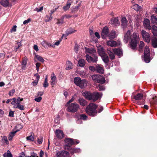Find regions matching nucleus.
<instances>
[{
    "label": "nucleus",
    "mask_w": 157,
    "mask_h": 157,
    "mask_svg": "<svg viewBox=\"0 0 157 157\" xmlns=\"http://www.w3.org/2000/svg\"><path fill=\"white\" fill-rule=\"evenodd\" d=\"M98 105L90 103L86 107V113L90 116L94 117L97 115V111L96 110Z\"/></svg>",
    "instance_id": "obj_1"
},
{
    "label": "nucleus",
    "mask_w": 157,
    "mask_h": 157,
    "mask_svg": "<svg viewBox=\"0 0 157 157\" xmlns=\"http://www.w3.org/2000/svg\"><path fill=\"white\" fill-rule=\"evenodd\" d=\"M57 20L58 21H57L56 24L59 25H62L63 23V22L62 21H61L60 19H58Z\"/></svg>",
    "instance_id": "obj_58"
},
{
    "label": "nucleus",
    "mask_w": 157,
    "mask_h": 157,
    "mask_svg": "<svg viewBox=\"0 0 157 157\" xmlns=\"http://www.w3.org/2000/svg\"><path fill=\"white\" fill-rule=\"evenodd\" d=\"M143 95L141 93H138L136 95L133 96V98L136 100H139L143 99Z\"/></svg>",
    "instance_id": "obj_21"
},
{
    "label": "nucleus",
    "mask_w": 157,
    "mask_h": 157,
    "mask_svg": "<svg viewBox=\"0 0 157 157\" xmlns=\"http://www.w3.org/2000/svg\"><path fill=\"white\" fill-rule=\"evenodd\" d=\"M103 107L102 106L100 107V108L98 109V111H97V113H101L103 110Z\"/></svg>",
    "instance_id": "obj_59"
},
{
    "label": "nucleus",
    "mask_w": 157,
    "mask_h": 157,
    "mask_svg": "<svg viewBox=\"0 0 157 157\" xmlns=\"http://www.w3.org/2000/svg\"><path fill=\"white\" fill-rule=\"evenodd\" d=\"M151 21L152 23L157 25V17L155 16L152 15L151 16Z\"/></svg>",
    "instance_id": "obj_28"
},
{
    "label": "nucleus",
    "mask_w": 157,
    "mask_h": 157,
    "mask_svg": "<svg viewBox=\"0 0 157 157\" xmlns=\"http://www.w3.org/2000/svg\"><path fill=\"white\" fill-rule=\"evenodd\" d=\"M27 60L26 59H23L21 63V64L22 65H25L26 66L27 64Z\"/></svg>",
    "instance_id": "obj_61"
},
{
    "label": "nucleus",
    "mask_w": 157,
    "mask_h": 157,
    "mask_svg": "<svg viewBox=\"0 0 157 157\" xmlns=\"http://www.w3.org/2000/svg\"><path fill=\"white\" fill-rule=\"evenodd\" d=\"M98 52L100 56L105 53L103 48L101 46L98 48Z\"/></svg>",
    "instance_id": "obj_22"
},
{
    "label": "nucleus",
    "mask_w": 157,
    "mask_h": 157,
    "mask_svg": "<svg viewBox=\"0 0 157 157\" xmlns=\"http://www.w3.org/2000/svg\"><path fill=\"white\" fill-rule=\"evenodd\" d=\"M36 69L37 71L38 72L39 71V68L40 65V63H37L36 64Z\"/></svg>",
    "instance_id": "obj_55"
},
{
    "label": "nucleus",
    "mask_w": 157,
    "mask_h": 157,
    "mask_svg": "<svg viewBox=\"0 0 157 157\" xmlns=\"http://www.w3.org/2000/svg\"><path fill=\"white\" fill-rule=\"evenodd\" d=\"M101 57L102 59L105 63H108L109 61V58L108 56L106 54L101 56Z\"/></svg>",
    "instance_id": "obj_20"
},
{
    "label": "nucleus",
    "mask_w": 157,
    "mask_h": 157,
    "mask_svg": "<svg viewBox=\"0 0 157 157\" xmlns=\"http://www.w3.org/2000/svg\"><path fill=\"white\" fill-rule=\"evenodd\" d=\"M57 157H70L69 153L66 151H59L56 153Z\"/></svg>",
    "instance_id": "obj_9"
},
{
    "label": "nucleus",
    "mask_w": 157,
    "mask_h": 157,
    "mask_svg": "<svg viewBox=\"0 0 157 157\" xmlns=\"http://www.w3.org/2000/svg\"><path fill=\"white\" fill-rule=\"evenodd\" d=\"M151 105H157V97L155 96L152 98V100L150 101Z\"/></svg>",
    "instance_id": "obj_38"
},
{
    "label": "nucleus",
    "mask_w": 157,
    "mask_h": 157,
    "mask_svg": "<svg viewBox=\"0 0 157 157\" xmlns=\"http://www.w3.org/2000/svg\"><path fill=\"white\" fill-rule=\"evenodd\" d=\"M67 111L71 113H74L76 112L79 108V105L76 103H73L68 104Z\"/></svg>",
    "instance_id": "obj_6"
},
{
    "label": "nucleus",
    "mask_w": 157,
    "mask_h": 157,
    "mask_svg": "<svg viewBox=\"0 0 157 157\" xmlns=\"http://www.w3.org/2000/svg\"><path fill=\"white\" fill-rule=\"evenodd\" d=\"M140 44L139 45V51L140 52H141L143 50V47L144 45V44L143 41H141L140 42Z\"/></svg>",
    "instance_id": "obj_41"
},
{
    "label": "nucleus",
    "mask_w": 157,
    "mask_h": 157,
    "mask_svg": "<svg viewBox=\"0 0 157 157\" xmlns=\"http://www.w3.org/2000/svg\"><path fill=\"white\" fill-rule=\"evenodd\" d=\"M14 108H18L19 109L21 110H23L25 109L24 106L23 105H21L20 104L18 105H17L14 106Z\"/></svg>",
    "instance_id": "obj_44"
},
{
    "label": "nucleus",
    "mask_w": 157,
    "mask_h": 157,
    "mask_svg": "<svg viewBox=\"0 0 157 157\" xmlns=\"http://www.w3.org/2000/svg\"><path fill=\"white\" fill-rule=\"evenodd\" d=\"M78 64L80 67H83L85 64V61L83 59H81L78 61Z\"/></svg>",
    "instance_id": "obj_36"
},
{
    "label": "nucleus",
    "mask_w": 157,
    "mask_h": 157,
    "mask_svg": "<svg viewBox=\"0 0 157 157\" xmlns=\"http://www.w3.org/2000/svg\"><path fill=\"white\" fill-rule=\"evenodd\" d=\"M113 51L117 56H120L123 55L122 51L120 48L113 49Z\"/></svg>",
    "instance_id": "obj_19"
},
{
    "label": "nucleus",
    "mask_w": 157,
    "mask_h": 157,
    "mask_svg": "<svg viewBox=\"0 0 157 157\" xmlns=\"http://www.w3.org/2000/svg\"><path fill=\"white\" fill-rule=\"evenodd\" d=\"M116 33V32L115 31L113 30L109 34L108 37L109 39H113L115 37Z\"/></svg>",
    "instance_id": "obj_32"
},
{
    "label": "nucleus",
    "mask_w": 157,
    "mask_h": 157,
    "mask_svg": "<svg viewBox=\"0 0 157 157\" xmlns=\"http://www.w3.org/2000/svg\"><path fill=\"white\" fill-rule=\"evenodd\" d=\"M108 44L111 47L115 46L117 45V43L116 41L112 40L108 42Z\"/></svg>",
    "instance_id": "obj_35"
},
{
    "label": "nucleus",
    "mask_w": 157,
    "mask_h": 157,
    "mask_svg": "<svg viewBox=\"0 0 157 157\" xmlns=\"http://www.w3.org/2000/svg\"><path fill=\"white\" fill-rule=\"evenodd\" d=\"M65 143V148L66 149L70 150L71 147V146L79 143V140L76 139H73L71 138H66L64 140Z\"/></svg>",
    "instance_id": "obj_3"
},
{
    "label": "nucleus",
    "mask_w": 157,
    "mask_h": 157,
    "mask_svg": "<svg viewBox=\"0 0 157 157\" xmlns=\"http://www.w3.org/2000/svg\"><path fill=\"white\" fill-rule=\"evenodd\" d=\"M30 157H39L37 155V154L33 152V154L31 155L30 156Z\"/></svg>",
    "instance_id": "obj_64"
},
{
    "label": "nucleus",
    "mask_w": 157,
    "mask_h": 157,
    "mask_svg": "<svg viewBox=\"0 0 157 157\" xmlns=\"http://www.w3.org/2000/svg\"><path fill=\"white\" fill-rule=\"evenodd\" d=\"M4 157H13V155L9 150H8L6 153H5L3 154Z\"/></svg>",
    "instance_id": "obj_37"
},
{
    "label": "nucleus",
    "mask_w": 157,
    "mask_h": 157,
    "mask_svg": "<svg viewBox=\"0 0 157 157\" xmlns=\"http://www.w3.org/2000/svg\"><path fill=\"white\" fill-rule=\"evenodd\" d=\"M86 51L89 53V55H97L96 50L92 48H87L86 49Z\"/></svg>",
    "instance_id": "obj_18"
},
{
    "label": "nucleus",
    "mask_w": 157,
    "mask_h": 157,
    "mask_svg": "<svg viewBox=\"0 0 157 157\" xmlns=\"http://www.w3.org/2000/svg\"><path fill=\"white\" fill-rule=\"evenodd\" d=\"M86 60L89 63H96L98 60V57L97 55L93 56L86 54Z\"/></svg>",
    "instance_id": "obj_7"
},
{
    "label": "nucleus",
    "mask_w": 157,
    "mask_h": 157,
    "mask_svg": "<svg viewBox=\"0 0 157 157\" xmlns=\"http://www.w3.org/2000/svg\"><path fill=\"white\" fill-rule=\"evenodd\" d=\"M101 97V95L100 93L97 92H94L92 93L91 100H93V102H94Z\"/></svg>",
    "instance_id": "obj_12"
},
{
    "label": "nucleus",
    "mask_w": 157,
    "mask_h": 157,
    "mask_svg": "<svg viewBox=\"0 0 157 157\" xmlns=\"http://www.w3.org/2000/svg\"><path fill=\"white\" fill-rule=\"evenodd\" d=\"M31 21L30 18H29L27 20H25L24 21L23 24L24 25L27 24L29 22Z\"/></svg>",
    "instance_id": "obj_57"
},
{
    "label": "nucleus",
    "mask_w": 157,
    "mask_h": 157,
    "mask_svg": "<svg viewBox=\"0 0 157 157\" xmlns=\"http://www.w3.org/2000/svg\"><path fill=\"white\" fill-rule=\"evenodd\" d=\"M0 3L4 7H6L9 6V2L8 0H1Z\"/></svg>",
    "instance_id": "obj_23"
},
{
    "label": "nucleus",
    "mask_w": 157,
    "mask_h": 157,
    "mask_svg": "<svg viewBox=\"0 0 157 157\" xmlns=\"http://www.w3.org/2000/svg\"><path fill=\"white\" fill-rule=\"evenodd\" d=\"M131 33L130 30H128L124 35V40L127 43L129 39L131 38Z\"/></svg>",
    "instance_id": "obj_17"
},
{
    "label": "nucleus",
    "mask_w": 157,
    "mask_h": 157,
    "mask_svg": "<svg viewBox=\"0 0 157 157\" xmlns=\"http://www.w3.org/2000/svg\"><path fill=\"white\" fill-rule=\"evenodd\" d=\"M16 28L17 26L16 25H14L11 30V32H15L16 31Z\"/></svg>",
    "instance_id": "obj_62"
},
{
    "label": "nucleus",
    "mask_w": 157,
    "mask_h": 157,
    "mask_svg": "<svg viewBox=\"0 0 157 157\" xmlns=\"http://www.w3.org/2000/svg\"><path fill=\"white\" fill-rule=\"evenodd\" d=\"M151 40L152 46L154 48H157V38L155 37Z\"/></svg>",
    "instance_id": "obj_31"
},
{
    "label": "nucleus",
    "mask_w": 157,
    "mask_h": 157,
    "mask_svg": "<svg viewBox=\"0 0 157 157\" xmlns=\"http://www.w3.org/2000/svg\"><path fill=\"white\" fill-rule=\"evenodd\" d=\"M70 151L71 154L73 155L75 153L78 152L80 151V149L79 148H72L71 147L70 150H68Z\"/></svg>",
    "instance_id": "obj_30"
},
{
    "label": "nucleus",
    "mask_w": 157,
    "mask_h": 157,
    "mask_svg": "<svg viewBox=\"0 0 157 157\" xmlns=\"http://www.w3.org/2000/svg\"><path fill=\"white\" fill-rule=\"evenodd\" d=\"M9 116L13 117H14V111H10L9 112Z\"/></svg>",
    "instance_id": "obj_53"
},
{
    "label": "nucleus",
    "mask_w": 157,
    "mask_h": 157,
    "mask_svg": "<svg viewBox=\"0 0 157 157\" xmlns=\"http://www.w3.org/2000/svg\"><path fill=\"white\" fill-rule=\"evenodd\" d=\"M74 82L75 85L82 89L84 88L87 86L86 80L85 79L82 80L80 77H75L74 79Z\"/></svg>",
    "instance_id": "obj_4"
},
{
    "label": "nucleus",
    "mask_w": 157,
    "mask_h": 157,
    "mask_svg": "<svg viewBox=\"0 0 157 157\" xmlns=\"http://www.w3.org/2000/svg\"><path fill=\"white\" fill-rule=\"evenodd\" d=\"M42 100V98L39 97L37 98H35L34 99L35 101L37 102H40Z\"/></svg>",
    "instance_id": "obj_60"
},
{
    "label": "nucleus",
    "mask_w": 157,
    "mask_h": 157,
    "mask_svg": "<svg viewBox=\"0 0 157 157\" xmlns=\"http://www.w3.org/2000/svg\"><path fill=\"white\" fill-rule=\"evenodd\" d=\"M89 68L91 71H96V66L95 67L93 66H90L89 67Z\"/></svg>",
    "instance_id": "obj_49"
},
{
    "label": "nucleus",
    "mask_w": 157,
    "mask_h": 157,
    "mask_svg": "<svg viewBox=\"0 0 157 157\" xmlns=\"http://www.w3.org/2000/svg\"><path fill=\"white\" fill-rule=\"evenodd\" d=\"M105 81V78L101 76L100 79H99L98 81H97V82L102 84L104 83Z\"/></svg>",
    "instance_id": "obj_40"
},
{
    "label": "nucleus",
    "mask_w": 157,
    "mask_h": 157,
    "mask_svg": "<svg viewBox=\"0 0 157 157\" xmlns=\"http://www.w3.org/2000/svg\"><path fill=\"white\" fill-rule=\"evenodd\" d=\"M12 99V100H13V101L11 102V104L13 105H14V106H16L15 103V102H16L17 99L15 98H13Z\"/></svg>",
    "instance_id": "obj_56"
},
{
    "label": "nucleus",
    "mask_w": 157,
    "mask_h": 157,
    "mask_svg": "<svg viewBox=\"0 0 157 157\" xmlns=\"http://www.w3.org/2000/svg\"><path fill=\"white\" fill-rule=\"evenodd\" d=\"M76 31L71 28L68 29L65 31L66 35L67 36L70 34H71L74 32H76Z\"/></svg>",
    "instance_id": "obj_26"
},
{
    "label": "nucleus",
    "mask_w": 157,
    "mask_h": 157,
    "mask_svg": "<svg viewBox=\"0 0 157 157\" xmlns=\"http://www.w3.org/2000/svg\"><path fill=\"white\" fill-rule=\"evenodd\" d=\"M112 24H114L115 25H118L120 23L117 17L112 18L111 20Z\"/></svg>",
    "instance_id": "obj_25"
},
{
    "label": "nucleus",
    "mask_w": 157,
    "mask_h": 157,
    "mask_svg": "<svg viewBox=\"0 0 157 157\" xmlns=\"http://www.w3.org/2000/svg\"><path fill=\"white\" fill-rule=\"evenodd\" d=\"M97 77H98V75H93L92 76V78L93 80L95 82H96V79H97Z\"/></svg>",
    "instance_id": "obj_52"
},
{
    "label": "nucleus",
    "mask_w": 157,
    "mask_h": 157,
    "mask_svg": "<svg viewBox=\"0 0 157 157\" xmlns=\"http://www.w3.org/2000/svg\"><path fill=\"white\" fill-rule=\"evenodd\" d=\"M26 138V140L28 141H33L34 140V136L32 134L30 136L27 137Z\"/></svg>",
    "instance_id": "obj_42"
},
{
    "label": "nucleus",
    "mask_w": 157,
    "mask_h": 157,
    "mask_svg": "<svg viewBox=\"0 0 157 157\" xmlns=\"http://www.w3.org/2000/svg\"><path fill=\"white\" fill-rule=\"evenodd\" d=\"M78 103L82 106L85 105L86 101L83 98H80L78 100Z\"/></svg>",
    "instance_id": "obj_29"
},
{
    "label": "nucleus",
    "mask_w": 157,
    "mask_h": 157,
    "mask_svg": "<svg viewBox=\"0 0 157 157\" xmlns=\"http://www.w3.org/2000/svg\"><path fill=\"white\" fill-rule=\"evenodd\" d=\"M79 8V6H77L75 7V8L74 9L72 10V12H77Z\"/></svg>",
    "instance_id": "obj_63"
},
{
    "label": "nucleus",
    "mask_w": 157,
    "mask_h": 157,
    "mask_svg": "<svg viewBox=\"0 0 157 157\" xmlns=\"http://www.w3.org/2000/svg\"><path fill=\"white\" fill-rule=\"evenodd\" d=\"M98 87H99L98 90L100 91H103L105 90V87L103 86H101L100 85H99Z\"/></svg>",
    "instance_id": "obj_54"
},
{
    "label": "nucleus",
    "mask_w": 157,
    "mask_h": 157,
    "mask_svg": "<svg viewBox=\"0 0 157 157\" xmlns=\"http://www.w3.org/2000/svg\"><path fill=\"white\" fill-rule=\"evenodd\" d=\"M36 58L40 61L43 63L44 61V60L43 57L39 55H36L35 56Z\"/></svg>",
    "instance_id": "obj_39"
},
{
    "label": "nucleus",
    "mask_w": 157,
    "mask_h": 157,
    "mask_svg": "<svg viewBox=\"0 0 157 157\" xmlns=\"http://www.w3.org/2000/svg\"><path fill=\"white\" fill-rule=\"evenodd\" d=\"M144 60L146 63L150 62L151 60L150 50L149 47L147 46H146L145 47Z\"/></svg>",
    "instance_id": "obj_5"
},
{
    "label": "nucleus",
    "mask_w": 157,
    "mask_h": 157,
    "mask_svg": "<svg viewBox=\"0 0 157 157\" xmlns=\"http://www.w3.org/2000/svg\"><path fill=\"white\" fill-rule=\"evenodd\" d=\"M2 140L3 141H5L6 144H8L9 143L7 137L6 136H4L2 137Z\"/></svg>",
    "instance_id": "obj_48"
},
{
    "label": "nucleus",
    "mask_w": 157,
    "mask_h": 157,
    "mask_svg": "<svg viewBox=\"0 0 157 157\" xmlns=\"http://www.w3.org/2000/svg\"><path fill=\"white\" fill-rule=\"evenodd\" d=\"M96 71L101 74L104 73V70L102 66L97 64L96 66Z\"/></svg>",
    "instance_id": "obj_16"
},
{
    "label": "nucleus",
    "mask_w": 157,
    "mask_h": 157,
    "mask_svg": "<svg viewBox=\"0 0 157 157\" xmlns=\"http://www.w3.org/2000/svg\"><path fill=\"white\" fill-rule=\"evenodd\" d=\"M152 32L154 36H157V27L153 25L151 27Z\"/></svg>",
    "instance_id": "obj_27"
},
{
    "label": "nucleus",
    "mask_w": 157,
    "mask_h": 157,
    "mask_svg": "<svg viewBox=\"0 0 157 157\" xmlns=\"http://www.w3.org/2000/svg\"><path fill=\"white\" fill-rule=\"evenodd\" d=\"M67 66L66 68V70H69L72 68V63L70 61H68L67 62Z\"/></svg>",
    "instance_id": "obj_34"
},
{
    "label": "nucleus",
    "mask_w": 157,
    "mask_h": 157,
    "mask_svg": "<svg viewBox=\"0 0 157 157\" xmlns=\"http://www.w3.org/2000/svg\"><path fill=\"white\" fill-rule=\"evenodd\" d=\"M70 5L67 4L66 5L63 7V9L65 11H67L70 8Z\"/></svg>",
    "instance_id": "obj_47"
},
{
    "label": "nucleus",
    "mask_w": 157,
    "mask_h": 157,
    "mask_svg": "<svg viewBox=\"0 0 157 157\" xmlns=\"http://www.w3.org/2000/svg\"><path fill=\"white\" fill-rule=\"evenodd\" d=\"M121 25L123 27V28H125L127 25V21L125 17H123L121 20Z\"/></svg>",
    "instance_id": "obj_24"
},
{
    "label": "nucleus",
    "mask_w": 157,
    "mask_h": 157,
    "mask_svg": "<svg viewBox=\"0 0 157 157\" xmlns=\"http://www.w3.org/2000/svg\"><path fill=\"white\" fill-rule=\"evenodd\" d=\"M150 20L147 18H145L143 21V24L144 27L146 29L150 30L151 29L150 25Z\"/></svg>",
    "instance_id": "obj_11"
},
{
    "label": "nucleus",
    "mask_w": 157,
    "mask_h": 157,
    "mask_svg": "<svg viewBox=\"0 0 157 157\" xmlns=\"http://www.w3.org/2000/svg\"><path fill=\"white\" fill-rule=\"evenodd\" d=\"M79 117L80 119L86 120L87 118V116L86 114H82L79 115Z\"/></svg>",
    "instance_id": "obj_45"
},
{
    "label": "nucleus",
    "mask_w": 157,
    "mask_h": 157,
    "mask_svg": "<svg viewBox=\"0 0 157 157\" xmlns=\"http://www.w3.org/2000/svg\"><path fill=\"white\" fill-rule=\"evenodd\" d=\"M109 28L106 26L104 27L102 30L101 33V37L103 39H105L108 37L109 35Z\"/></svg>",
    "instance_id": "obj_10"
},
{
    "label": "nucleus",
    "mask_w": 157,
    "mask_h": 157,
    "mask_svg": "<svg viewBox=\"0 0 157 157\" xmlns=\"http://www.w3.org/2000/svg\"><path fill=\"white\" fill-rule=\"evenodd\" d=\"M43 141V137L42 136H40L39 138L38 139L37 142L38 144H41Z\"/></svg>",
    "instance_id": "obj_51"
},
{
    "label": "nucleus",
    "mask_w": 157,
    "mask_h": 157,
    "mask_svg": "<svg viewBox=\"0 0 157 157\" xmlns=\"http://www.w3.org/2000/svg\"><path fill=\"white\" fill-rule=\"evenodd\" d=\"M132 7L136 11H139L142 8L138 4L134 5L132 6Z\"/></svg>",
    "instance_id": "obj_33"
},
{
    "label": "nucleus",
    "mask_w": 157,
    "mask_h": 157,
    "mask_svg": "<svg viewBox=\"0 0 157 157\" xmlns=\"http://www.w3.org/2000/svg\"><path fill=\"white\" fill-rule=\"evenodd\" d=\"M51 79L52 81L54 82H57L56 78L54 73H52L51 75Z\"/></svg>",
    "instance_id": "obj_43"
},
{
    "label": "nucleus",
    "mask_w": 157,
    "mask_h": 157,
    "mask_svg": "<svg viewBox=\"0 0 157 157\" xmlns=\"http://www.w3.org/2000/svg\"><path fill=\"white\" fill-rule=\"evenodd\" d=\"M82 95L86 99L89 100H92V93H91L89 91H86L82 93Z\"/></svg>",
    "instance_id": "obj_15"
},
{
    "label": "nucleus",
    "mask_w": 157,
    "mask_h": 157,
    "mask_svg": "<svg viewBox=\"0 0 157 157\" xmlns=\"http://www.w3.org/2000/svg\"><path fill=\"white\" fill-rule=\"evenodd\" d=\"M55 133L57 137L59 139H61L64 137L63 132L61 130L56 129Z\"/></svg>",
    "instance_id": "obj_13"
},
{
    "label": "nucleus",
    "mask_w": 157,
    "mask_h": 157,
    "mask_svg": "<svg viewBox=\"0 0 157 157\" xmlns=\"http://www.w3.org/2000/svg\"><path fill=\"white\" fill-rule=\"evenodd\" d=\"M141 35L144 40L147 43H149L151 40V36L149 33L144 30H142Z\"/></svg>",
    "instance_id": "obj_8"
},
{
    "label": "nucleus",
    "mask_w": 157,
    "mask_h": 157,
    "mask_svg": "<svg viewBox=\"0 0 157 157\" xmlns=\"http://www.w3.org/2000/svg\"><path fill=\"white\" fill-rule=\"evenodd\" d=\"M131 40L130 43V47L133 50H134L137 46V44L139 42L140 38L138 33H134L131 36Z\"/></svg>",
    "instance_id": "obj_2"
},
{
    "label": "nucleus",
    "mask_w": 157,
    "mask_h": 157,
    "mask_svg": "<svg viewBox=\"0 0 157 157\" xmlns=\"http://www.w3.org/2000/svg\"><path fill=\"white\" fill-rule=\"evenodd\" d=\"M15 90L14 89H13L11 90L9 92L8 94L10 96H12L15 93Z\"/></svg>",
    "instance_id": "obj_50"
},
{
    "label": "nucleus",
    "mask_w": 157,
    "mask_h": 157,
    "mask_svg": "<svg viewBox=\"0 0 157 157\" xmlns=\"http://www.w3.org/2000/svg\"><path fill=\"white\" fill-rule=\"evenodd\" d=\"M106 52L109 55V58L111 60H113L115 59V56L113 51V49H111L110 48H108Z\"/></svg>",
    "instance_id": "obj_14"
},
{
    "label": "nucleus",
    "mask_w": 157,
    "mask_h": 157,
    "mask_svg": "<svg viewBox=\"0 0 157 157\" xmlns=\"http://www.w3.org/2000/svg\"><path fill=\"white\" fill-rule=\"evenodd\" d=\"M75 99V98L74 96H72V97L71 98V99L67 103V104L66 105V106L68 105V104H70L71 103L73 102Z\"/></svg>",
    "instance_id": "obj_46"
}]
</instances>
